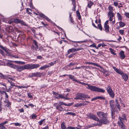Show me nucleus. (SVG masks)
Wrapping results in <instances>:
<instances>
[{"label": "nucleus", "mask_w": 129, "mask_h": 129, "mask_svg": "<svg viewBox=\"0 0 129 129\" xmlns=\"http://www.w3.org/2000/svg\"><path fill=\"white\" fill-rule=\"evenodd\" d=\"M96 114L99 118H102L100 119H99V121H98L100 126H101L103 124H107L109 123L110 121L107 117L108 115L107 113L100 111L97 112Z\"/></svg>", "instance_id": "1"}, {"label": "nucleus", "mask_w": 129, "mask_h": 129, "mask_svg": "<svg viewBox=\"0 0 129 129\" xmlns=\"http://www.w3.org/2000/svg\"><path fill=\"white\" fill-rule=\"evenodd\" d=\"M73 82H77L80 84H81L84 85H87V87H86V88L88 89H90V90L92 91L103 93H104L105 92V90L103 89L97 87L95 86L90 85L87 83L81 82L79 81V80H77V79L75 78L74 79Z\"/></svg>", "instance_id": "2"}, {"label": "nucleus", "mask_w": 129, "mask_h": 129, "mask_svg": "<svg viewBox=\"0 0 129 129\" xmlns=\"http://www.w3.org/2000/svg\"><path fill=\"white\" fill-rule=\"evenodd\" d=\"M40 65L39 64H27L22 66L16 65L15 69L18 72H21L24 70L29 69H33L39 68Z\"/></svg>", "instance_id": "3"}, {"label": "nucleus", "mask_w": 129, "mask_h": 129, "mask_svg": "<svg viewBox=\"0 0 129 129\" xmlns=\"http://www.w3.org/2000/svg\"><path fill=\"white\" fill-rule=\"evenodd\" d=\"M88 95L80 92L77 93L75 94L76 97L74 99V100H86V99H90V97L88 96Z\"/></svg>", "instance_id": "4"}, {"label": "nucleus", "mask_w": 129, "mask_h": 129, "mask_svg": "<svg viewBox=\"0 0 129 129\" xmlns=\"http://www.w3.org/2000/svg\"><path fill=\"white\" fill-rule=\"evenodd\" d=\"M113 17H110L109 20H107L104 23V30L107 33H110V27L108 24L109 21H112Z\"/></svg>", "instance_id": "5"}, {"label": "nucleus", "mask_w": 129, "mask_h": 129, "mask_svg": "<svg viewBox=\"0 0 129 129\" xmlns=\"http://www.w3.org/2000/svg\"><path fill=\"white\" fill-rule=\"evenodd\" d=\"M106 90L110 97L112 98H113L114 97L115 95L111 86L108 85L106 88Z\"/></svg>", "instance_id": "6"}, {"label": "nucleus", "mask_w": 129, "mask_h": 129, "mask_svg": "<svg viewBox=\"0 0 129 129\" xmlns=\"http://www.w3.org/2000/svg\"><path fill=\"white\" fill-rule=\"evenodd\" d=\"M13 21L14 23L17 24H20L24 26H27V25L23 20H20L18 18L14 19Z\"/></svg>", "instance_id": "7"}, {"label": "nucleus", "mask_w": 129, "mask_h": 129, "mask_svg": "<svg viewBox=\"0 0 129 129\" xmlns=\"http://www.w3.org/2000/svg\"><path fill=\"white\" fill-rule=\"evenodd\" d=\"M45 75V74L44 72L41 73L37 72L36 73H32L30 75L31 77H43Z\"/></svg>", "instance_id": "8"}, {"label": "nucleus", "mask_w": 129, "mask_h": 129, "mask_svg": "<svg viewBox=\"0 0 129 129\" xmlns=\"http://www.w3.org/2000/svg\"><path fill=\"white\" fill-rule=\"evenodd\" d=\"M87 116L89 119L96 121L97 122L99 121V118L95 115L91 113H90L87 114Z\"/></svg>", "instance_id": "9"}, {"label": "nucleus", "mask_w": 129, "mask_h": 129, "mask_svg": "<svg viewBox=\"0 0 129 129\" xmlns=\"http://www.w3.org/2000/svg\"><path fill=\"white\" fill-rule=\"evenodd\" d=\"M54 107H55L56 109L59 112H61L62 111L65 110L64 108L62 106L59 105L58 103H55L53 104Z\"/></svg>", "instance_id": "10"}, {"label": "nucleus", "mask_w": 129, "mask_h": 129, "mask_svg": "<svg viewBox=\"0 0 129 129\" xmlns=\"http://www.w3.org/2000/svg\"><path fill=\"white\" fill-rule=\"evenodd\" d=\"M55 98L57 99H64L65 100H68L70 99L69 98L65 97L64 94H59L58 96L55 97Z\"/></svg>", "instance_id": "11"}, {"label": "nucleus", "mask_w": 129, "mask_h": 129, "mask_svg": "<svg viewBox=\"0 0 129 129\" xmlns=\"http://www.w3.org/2000/svg\"><path fill=\"white\" fill-rule=\"evenodd\" d=\"M118 23L119 24V26H117L116 28L118 30L120 28L123 27L125 25V23L121 21L119 22H117L116 23L117 24Z\"/></svg>", "instance_id": "12"}, {"label": "nucleus", "mask_w": 129, "mask_h": 129, "mask_svg": "<svg viewBox=\"0 0 129 129\" xmlns=\"http://www.w3.org/2000/svg\"><path fill=\"white\" fill-rule=\"evenodd\" d=\"M69 41H70L71 42H72V43H74V44H73V45L74 46V47H77L78 46V45L77 44V43H79L80 42L83 43L85 42V41H75L71 40H70Z\"/></svg>", "instance_id": "13"}, {"label": "nucleus", "mask_w": 129, "mask_h": 129, "mask_svg": "<svg viewBox=\"0 0 129 129\" xmlns=\"http://www.w3.org/2000/svg\"><path fill=\"white\" fill-rule=\"evenodd\" d=\"M112 68L118 74L121 75L123 74V73L121 71V70H119L114 66H113Z\"/></svg>", "instance_id": "14"}, {"label": "nucleus", "mask_w": 129, "mask_h": 129, "mask_svg": "<svg viewBox=\"0 0 129 129\" xmlns=\"http://www.w3.org/2000/svg\"><path fill=\"white\" fill-rule=\"evenodd\" d=\"M124 53V52L122 50H121L119 53V55L121 59H124L125 57Z\"/></svg>", "instance_id": "15"}, {"label": "nucleus", "mask_w": 129, "mask_h": 129, "mask_svg": "<svg viewBox=\"0 0 129 129\" xmlns=\"http://www.w3.org/2000/svg\"><path fill=\"white\" fill-rule=\"evenodd\" d=\"M66 76H68L69 78L70 79L72 80L73 81L74 80V79L75 78V76H74L72 75H68V74H64L61 76V77H65Z\"/></svg>", "instance_id": "16"}, {"label": "nucleus", "mask_w": 129, "mask_h": 129, "mask_svg": "<svg viewBox=\"0 0 129 129\" xmlns=\"http://www.w3.org/2000/svg\"><path fill=\"white\" fill-rule=\"evenodd\" d=\"M121 75H122L123 79L125 81H126L127 80L128 78V77L126 74L123 73V74Z\"/></svg>", "instance_id": "17"}, {"label": "nucleus", "mask_w": 129, "mask_h": 129, "mask_svg": "<svg viewBox=\"0 0 129 129\" xmlns=\"http://www.w3.org/2000/svg\"><path fill=\"white\" fill-rule=\"evenodd\" d=\"M111 111L113 112H116L117 113H118V110H117L116 107L114 105L112 107H111Z\"/></svg>", "instance_id": "18"}, {"label": "nucleus", "mask_w": 129, "mask_h": 129, "mask_svg": "<svg viewBox=\"0 0 129 129\" xmlns=\"http://www.w3.org/2000/svg\"><path fill=\"white\" fill-rule=\"evenodd\" d=\"M39 49L40 52H49V51L47 50V49L44 48L43 47H41L39 48Z\"/></svg>", "instance_id": "19"}, {"label": "nucleus", "mask_w": 129, "mask_h": 129, "mask_svg": "<svg viewBox=\"0 0 129 129\" xmlns=\"http://www.w3.org/2000/svg\"><path fill=\"white\" fill-rule=\"evenodd\" d=\"M93 5H94V3L91 0H90L88 3L87 7L88 8L91 9L92 6Z\"/></svg>", "instance_id": "20"}, {"label": "nucleus", "mask_w": 129, "mask_h": 129, "mask_svg": "<svg viewBox=\"0 0 129 129\" xmlns=\"http://www.w3.org/2000/svg\"><path fill=\"white\" fill-rule=\"evenodd\" d=\"M7 65L11 68L14 69L16 65H14L11 62H8L7 63Z\"/></svg>", "instance_id": "21"}, {"label": "nucleus", "mask_w": 129, "mask_h": 129, "mask_svg": "<svg viewBox=\"0 0 129 129\" xmlns=\"http://www.w3.org/2000/svg\"><path fill=\"white\" fill-rule=\"evenodd\" d=\"M100 126V125H99V124L98 123H97L95 124H89L88 125H87V128H90L91 127H93L95 126Z\"/></svg>", "instance_id": "22"}, {"label": "nucleus", "mask_w": 129, "mask_h": 129, "mask_svg": "<svg viewBox=\"0 0 129 129\" xmlns=\"http://www.w3.org/2000/svg\"><path fill=\"white\" fill-rule=\"evenodd\" d=\"M61 129H67L66 126L65 125V122L64 121H63L61 123Z\"/></svg>", "instance_id": "23"}, {"label": "nucleus", "mask_w": 129, "mask_h": 129, "mask_svg": "<svg viewBox=\"0 0 129 129\" xmlns=\"http://www.w3.org/2000/svg\"><path fill=\"white\" fill-rule=\"evenodd\" d=\"M0 77L1 78L4 79H7L8 78V77L7 76L4 75L1 73H0Z\"/></svg>", "instance_id": "24"}, {"label": "nucleus", "mask_w": 129, "mask_h": 129, "mask_svg": "<svg viewBox=\"0 0 129 129\" xmlns=\"http://www.w3.org/2000/svg\"><path fill=\"white\" fill-rule=\"evenodd\" d=\"M75 52V48H73L68 50L67 51V54H69L71 52Z\"/></svg>", "instance_id": "25"}, {"label": "nucleus", "mask_w": 129, "mask_h": 129, "mask_svg": "<svg viewBox=\"0 0 129 129\" xmlns=\"http://www.w3.org/2000/svg\"><path fill=\"white\" fill-rule=\"evenodd\" d=\"M76 14L79 20H80L81 19V16L80 15V13L78 10L76 11Z\"/></svg>", "instance_id": "26"}, {"label": "nucleus", "mask_w": 129, "mask_h": 129, "mask_svg": "<svg viewBox=\"0 0 129 129\" xmlns=\"http://www.w3.org/2000/svg\"><path fill=\"white\" fill-rule=\"evenodd\" d=\"M72 2V4L73 5V8H72V10L73 11H76V1H75Z\"/></svg>", "instance_id": "27"}, {"label": "nucleus", "mask_w": 129, "mask_h": 129, "mask_svg": "<svg viewBox=\"0 0 129 129\" xmlns=\"http://www.w3.org/2000/svg\"><path fill=\"white\" fill-rule=\"evenodd\" d=\"M2 94H5V99L6 100H8V95L7 93L5 91H3L2 92Z\"/></svg>", "instance_id": "28"}, {"label": "nucleus", "mask_w": 129, "mask_h": 129, "mask_svg": "<svg viewBox=\"0 0 129 129\" xmlns=\"http://www.w3.org/2000/svg\"><path fill=\"white\" fill-rule=\"evenodd\" d=\"M117 16L118 18V19L119 20L121 21L122 20V16L119 13H117Z\"/></svg>", "instance_id": "29"}, {"label": "nucleus", "mask_w": 129, "mask_h": 129, "mask_svg": "<svg viewBox=\"0 0 129 129\" xmlns=\"http://www.w3.org/2000/svg\"><path fill=\"white\" fill-rule=\"evenodd\" d=\"M115 101L116 102V106L117 107L118 109L119 110H120L121 109L120 106V104L118 103V101L117 100H115Z\"/></svg>", "instance_id": "30"}, {"label": "nucleus", "mask_w": 129, "mask_h": 129, "mask_svg": "<svg viewBox=\"0 0 129 129\" xmlns=\"http://www.w3.org/2000/svg\"><path fill=\"white\" fill-rule=\"evenodd\" d=\"M49 67V66L48 65L46 64L45 65H44L43 66H42L41 67H40L39 68V70H43L45 69H46L47 68Z\"/></svg>", "instance_id": "31"}, {"label": "nucleus", "mask_w": 129, "mask_h": 129, "mask_svg": "<svg viewBox=\"0 0 129 129\" xmlns=\"http://www.w3.org/2000/svg\"><path fill=\"white\" fill-rule=\"evenodd\" d=\"M108 15L110 17H113L114 16V13L113 12H109L108 13Z\"/></svg>", "instance_id": "32"}, {"label": "nucleus", "mask_w": 129, "mask_h": 129, "mask_svg": "<svg viewBox=\"0 0 129 129\" xmlns=\"http://www.w3.org/2000/svg\"><path fill=\"white\" fill-rule=\"evenodd\" d=\"M97 27H98V28H96L99 29L101 31H102V30L103 28L101 24H98V26Z\"/></svg>", "instance_id": "33"}, {"label": "nucleus", "mask_w": 129, "mask_h": 129, "mask_svg": "<svg viewBox=\"0 0 129 129\" xmlns=\"http://www.w3.org/2000/svg\"><path fill=\"white\" fill-rule=\"evenodd\" d=\"M114 101L113 100H111L109 101L110 105V107L114 105Z\"/></svg>", "instance_id": "34"}, {"label": "nucleus", "mask_w": 129, "mask_h": 129, "mask_svg": "<svg viewBox=\"0 0 129 129\" xmlns=\"http://www.w3.org/2000/svg\"><path fill=\"white\" fill-rule=\"evenodd\" d=\"M56 63V61H54L53 62H50V63H49L48 64V65L49 66V67H50L53 66Z\"/></svg>", "instance_id": "35"}, {"label": "nucleus", "mask_w": 129, "mask_h": 129, "mask_svg": "<svg viewBox=\"0 0 129 129\" xmlns=\"http://www.w3.org/2000/svg\"><path fill=\"white\" fill-rule=\"evenodd\" d=\"M124 29H120L119 30V32L121 35L122 36L124 35Z\"/></svg>", "instance_id": "36"}, {"label": "nucleus", "mask_w": 129, "mask_h": 129, "mask_svg": "<svg viewBox=\"0 0 129 129\" xmlns=\"http://www.w3.org/2000/svg\"><path fill=\"white\" fill-rule=\"evenodd\" d=\"M46 119L45 118L41 120L40 121H39L38 122L40 125H41L43 122H44L45 120Z\"/></svg>", "instance_id": "37"}, {"label": "nucleus", "mask_w": 129, "mask_h": 129, "mask_svg": "<svg viewBox=\"0 0 129 129\" xmlns=\"http://www.w3.org/2000/svg\"><path fill=\"white\" fill-rule=\"evenodd\" d=\"M107 72V71L105 70L103 72V74H104L106 77H107L110 75L109 73H106Z\"/></svg>", "instance_id": "38"}, {"label": "nucleus", "mask_w": 129, "mask_h": 129, "mask_svg": "<svg viewBox=\"0 0 129 129\" xmlns=\"http://www.w3.org/2000/svg\"><path fill=\"white\" fill-rule=\"evenodd\" d=\"M84 104V103L82 104L80 103V104L77 103L76 104H75L74 106V107H78L81 106Z\"/></svg>", "instance_id": "39"}, {"label": "nucleus", "mask_w": 129, "mask_h": 129, "mask_svg": "<svg viewBox=\"0 0 129 129\" xmlns=\"http://www.w3.org/2000/svg\"><path fill=\"white\" fill-rule=\"evenodd\" d=\"M115 112L111 111V115L112 118L113 119H114L115 118Z\"/></svg>", "instance_id": "40"}, {"label": "nucleus", "mask_w": 129, "mask_h": 129, "mask_svg": "<svg viewBox=\"0 0 129 129\" xmlns=\"http://www.w3.org/2000/svg\"><path fill=\"white\" fill-rule=\"evenodd\" d=\"M65 114L66 115H70L73 116H75L76 115L75 113L71 112H68L66 113Z\"/></svg>", "instance_id": "41"}, {"label": "nucleus", "mask_w": 129, "mask_h": 129, "mask_svg": "<svg viewBox=\"0 0 129 129\" xmlns=\"http://www.w3.org/2000/svg\"><path fill=\"white\" fill-rule=\"evenodd\" d=\"M39 15L40 17L43 18V19H45V18L47 16L43 13H40Z\"/></svg>", "instance_id": "42"}, {"label": "nucleus", "mask_w": 129, "mask_h": 129, "mask_svg": "<svg viewBox=\"0 0 129 129\" xmlns=\"http://www.w3.org/2000/svg\"><path fill=\"white\" fill-rule=\"evenodd\" d=\"M45 19L48 21H49L52 23H53V22L47 16L46 17Z\"/></svg>", "instance_id": "43"}, {"label": "nucleus", "mask_w": 129, "mask_h": 129, "mask_svg": "<svg viewBox=\"0 0 129 129\" xmlns=\"http://www.w3.org/2000/svg\"><path fill=\"white\" fill-rule=\"evenodd\" d=\"M108 8L109 10V12H113V7H112L111 6H110L109 7H108Z\"/></svg>", "instance_id": "44"}, {"label": "nucleus", "mask_w": 129, "mask_h": 129, "mask_svg": "<svg viewBox=\"0 0 129 129\" xmlns=\"http://www.w3.org/2000/svg\"><path fill=\"white\" fill-rule=\"evenodd\" d=\"M98 99H100L101 100H105V97L102 96H98Z\"/></svg>", "instance_id": "45"}, {"label": "nucleus", "mask_w": 129, "mask_h": 129, "mask_svg": "<svg viewBox=\"0 0 129 129\" xmlns=\"http://www.w3.org/2000/svg\"><path fill=\"white\" fill-rule=\"evenodd\" d=\"M13 124H14V125L16 126H21V124L19 123L18 122L14 123H13Z\"/></svg>", "instance_id": "46"}, {"label": "nucleus", "mask_w": 129, "mask_h": 129, "mask_svg": "<svg viewBox=\"0 0 129 129\" xmlns=\"http://www.w3.org/2000/svg\"><path fill=\"white\" fill-rule=\"evenodd\" d=\"M11 105V103L10 102L9 100L7 101V104L6 105V106L7 107H9Z\"/></svg>", "instance_id": "47"}, {"label": "nucleus", "mask_w": 129, "mask_h": 129, "mask_svg": "<svg viewBox=\"0 0 129 129\" xmlns=\"http://www.w3.org/2000/svg\"><path fill=\"white\" fill-rule=\"evenodd\" d=\"M120 127L122 129H126L125 126L122 123Z\"/></svg>", "instance_id": "48"}, {"label": "nucleus", "mask_w": 129, "mask_h": 129, "mask_svg": "<svg viewBox=\"0 0 129 129\" xmlns=\"http://www.w3.org/2000/svg\"><path fill=\"white\" fill-rule=\"evenodd\" d=\"M37 117V115L35 114H33L31 115V118L33 119H35Z\"/></svg>", "instance_id": "49"}, {"label": "nucleus", "mask_w": 129, "mask_h": 129, "mask_svg": "<svg viewBox=\"0 0 129 129\" xmlns=\"http://www.w3.org/2000/svg\"><path fill=\"white\" fill-rule=\"evenodd\" d=\"M41 24L43 25L45 27H47L48 26V24H45L43 21L41 22Z\"/></svg>", "instance_id": "50"}, {"label": "nucleus", "mask_w": 129, "mask_h": 129, "mask_svg": "<svg viewBox=\"0 0 129 129\" xmlns=\"http://www.w3.org/2000/svg\"><path fill=\"white\" fill-rule=\"evenodd\" d=\"M52 94L54 95H55V96H57V95H59V94L58 93V92H55L54 91H52Z\"/></svg>", "instance_id": "51"}, {"label": "nucleus", "mask_w": 129, "mask_h": 129, "mask_svg": "<svg viewBox=\"0 0 129 129\" xmlns=\"http://www.w3.org/2000/svg\"><path fill=\"white\" fill-rule=\"evenodd\" d=\"M12 27L11 26L8 27L7 28V30H8L9 32H10L12 31Z\"/></svg>", "instance_id": "52"}, {"label": "nucleus", "mask_w": 129, "mask_h": 129, "mask_svg": "<svg viewBox=\"0 0 129 129\" xmlns=\"http://www.w3.org/2000/svg\"><path fill=\"white\" fill-rule=\"evenodd\" d=\"M58 104H59V105H61V106L62 105H66V103H65L63 102L62 101H59V103H58Z\"/></svg>", "instance_id": "53"}, {"label": "nucleus", "mask_w": 129, "mask_h": 129, "mask_svg": "<svg viewBox=\"0 0 129 129\" xmlns=\"http://www.w3.org/2000/svg\"><path fill=\"white\" fill-rule=\"evenodd\" d=\"M27 96L29 98H33V96L32 95L31 93H28L27 94Z\"/></svg>", "instance_id": "54"}, {"label": "nucleus", "mask_w": 129, "mask_h": 129, "mask_svg": "<svg viewBox=\"0 0 129 129\" xmlns=\"http://www.w3.org/2000/svg\"><path fill=\"white\" fill-rule=\"evenodd\" d=\"M54 24L59 29H60L62 31H64V30L63 29L61 28V27H60L59 26L57 25L56 24H55V23H54Z\"/></svg>", "instance_id": "55"}, {"label": "nucleus", "mask_w": 129, "mask_h": 129, "mask_svg": "<svg viewBox=\"0 0 129 129\" xmlns=\"http://www.w3.org/2000/svg\"><path fill=\"white\" fill-rule=\"evenodd\" d=\"M123 124V122H121L119 120L118 121V124L119 126H121L122 124Z\"/></svg>", "instance_id": "56"}, {"label": "nucleus", "mask_w": 129, "mask_h": 129, "mask_svg": "<svg viewBox=\"0 0 129 129\" xmlns=\"http://www.w3.org/2000/svg\"><path fill=\"white\" fill-rule=\"evenodd\" d=\"M124 15L127 18H129V13L127 12H125Z\"/></svg>", "instance_id": "57"}, {"label": "nucleus", "mask_w": 129, "mask_h": 129, "mask_svg": "<svg viewBox=\"0 0 129 129\" xmlns=\"http://www.w3.org/2000/svg\"><path fill=\"white\" fill-rule=\"evenodd\" d=\"M31 48L33 51L35 50H37L36 47L34 45H32L31 46Z\"/></svg>", "instance_id": "58"}, {"label": "nucleus", "mask_w": 129, "mask_h": 129, "mask_svg": "<svg viewBox=\"0 0 129 129\" xmlns=\"http://www.w3.org/2000/svg\"><path fill=\"white\" fill-rule=\"evenodd\" d=\"M75 64V63H73L72 62H71L68 65V66L69 67H71V66H73Z\"/></svg>", "instance_id": "59"}, {"label": "nucleus", "mask_w": 129, "mask_h": 129, "mask_svg": "<svg viewBox=\"0 0 129 129\" xmlns=\"http://www.w3.org/2000/svg\"><path fill=\"white\" fill-rule=\"evenodd\" d=\"M122 118H123L124 120H127L126 116L125 114H123V115H122Z\"/></svg>", "instance_id": "60"}, {"label": "nucleus", "mask_w": 129, "mask_h": 129, "mask_svg": "<svg viewBox=\"0 0 129 129\" xmlns=\"http://www.w3.org/2000/svg\"><path fill=\"white\" fill-rule=\"evenodd\" d=\"M90 47H95V48L96 49V48H97L96 45L94 44L91 45H90Z\"/></svg>", "instance_id": "61"}, {"label": "nucleus", "mask_w": 129, "mask_h": 129, "mask_svg": "<svg viewBox=\"0 0 129 129\" xmlns=\"http://www.w3.org/2000/svg\"><path fill=\"white\" fill-rule=\"evenodd\" d=\"M75 55V54L74 53H72V54H70V55L69 56H68V57L69 58H72Z\"/></svg>", "instance_id": "62"}, {"label": "nucleus", "mask_w": 129, "mask_h": 129, "mask_svg": "<svg viewBox=\"0 0 129 129\" xmlns=\"http://www.w3.org/2000/svg\"><path fill=\"white\" fill-rule=\"evenodd\" d=\"M0 53L2 54V55H5V53L4 52V51L2 50L1 49H0Z\"/></svg>", "instance_id": "63"}, {"label": "nucleus", "mask_w": 129, "mask_h": 129, "mask_svg": "<svg viewBox=\"0 0 129 129\" xmlns=\"http://www.w3.org/2000/svg\"><path fill=\"white\" fill-rule=\"evenodd\" d=\"M119 119V120L121 122H123V121L124 120L123 119V118H122L119 116L118 117Z\"/></svg>", "instance_id": "64"}]
</instances>
